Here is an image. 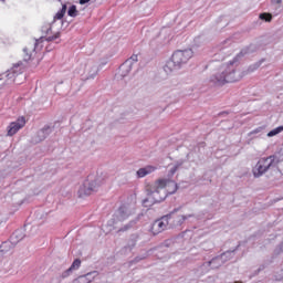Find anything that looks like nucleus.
<instances>
[{"label": "nucleus", "instance_id": "6", "mask_svg": "<svg viewBox=\"0 0 283 283\" xmlns=\"http://www.w3.org/2000/svg\"><path fill=\"white\" fill-rule=\"evenodd\" d=\"M147 196L148 198L143 201L144 205H147V202H150L151 205H158L167 199V190L160 188H148Z\"/></svg>", "mask_w": 283, "mask_h": 283}, {"label": "nucleus", "instance_id": "30", "mask_svg": "<svg viewBox=\"0 0 283 283\" xmlns=\"http://www.w3.org/2000/svg\"><path fill=\"white\" fill-rule=\"evenodd\" d=\"M147 255L144 256H136L134 260L129 262V264H138V262H143V260H146Z\"/></svg>", "mask_w": 283, "mask_h": 283}, {"label": "nucleus", "instance_id": "28", "mask_svg": "<svg viewBox=\"0 0 283 283\" xmlns=\"http://www.w3.org/2000/svg\"><path fill=\"white\" fill-rule=\"evenodd\" d=\"M157 185H158V187H156L155 189H165V187H167V180L166 179H158Z\"/></svg>", "mask_w": 283, "mask_h": 283}, {"label": "nucleus", "instance_id": "3", "mask_svg": "<svg viewBox=\"0 0 283 283\" xmlns=\"http://www.w3.org/2000/svg\"><path fill=\"white\" fill-rule=\"evenodd\" d=\"M193 57V50H177L172 53L170 60L166 62L164 65V71L166 74H171V72H176V70H181L184 65L189 63V60Z\"/></svg>", "mask_w": 283, "mask_h": 283}, {"label": "nucleus", "instance_id": "10", "mask_svg": "<svg viewBox=\"0 0 283 283\" xmlns=\"http://www.w3.org/2000/svg\"><path fill=\"white\" fill-rule=\"evenodd\" d=\"M232 252H223L221 255L214 256L211 261H208V266L211 269H220L224 264V255H231Z\"/></svg>", "mask_w": 283, "mask_h": 283}, {"label": "nucleus", "instance_id": "29", "mask_svg": "<svg viewBox=\"0 0 283 283\" xmlns=\"http://www.w3.org/2000/svg\"><path fill=\"white\" fill-rule=\"evenodd\" d=\"M72 273H74L73 270H71V268H69L67 270H65L64 272H62L61 279H62V280H65L66 277H70V275H72Z\"/></svg>", "mask_w": 283, "mask_h": 283}, {"label": "nucleus", "instance_id": "17", "mask_svg": "<svg viewBox=\"0 0 283 283\" xmlns=\"http://www.w3.org/2000/svg\"><path fill=\"white\" fill-rule=\"evenodd\" d=\"M129 218V212H127V208L125 206H120L117 210V220L119 222H124V220H127Z\"/></svg>", "mask_w": 283, "mask_h": 283}, {"label": "nucleus", "instance_id": "32", "mask_svg": "<svg viewBox=\"0 0 283 283\" xmlns=\"http://www.w3.org/2000/svg\"><path fill=\"white\" fill-rule=\"evenodd\" d=\"M274 253L275 255H280V253H283V241L276 247Z\"/></svg>", "mask_w": 283, "mask_h": 283}, {"label": "nucleus", "instance_id": "22", "mask_svg": "<svg viewBox=\"0 0 283 283\" xmlns=\"http://www.w3.org/2000/svg\"><path fill=\"white\" fill-rule=\"evenodd\" d=\"M238 249H240V245H237L234 250H228V251H226V253H229V252H230L231 254H226V255L223 256V261H224V262H229V260H231V259L233 258V255H234V253L238 251Z\"/></svg>", "mask_w": 283, "mask_h": 283}, {"label": "nucleus", "instance_id": "19", "mask_svg": "<svg viewBox=\"0 0 283 283\" xmlns=\"http://www.w3.org/2000/svg\"><path fill=\"white\" fill-rule=\"evenodd\" d=\"M23 65V62H18V63H15V64H13V67L10 70V71H8V74H7V78H14V75L17 74H21V69L19 70V71H17L18 70V67H21Z\"/></svg>", "mask_w": 283, "mask_h": 283}, {"label": "nucleus", "instance_id": "41", "mask_svg": "<svg viewBox=\"0 0 283 283\" xmlns=\"http://www.w3.org/2000/svg\"><path fill=\"white\" fill-rule=\"evenodd\" d=\"M92 0H80V6H85V3H90Z\"/></svg>", "mask_w": 283, "mask_h": 283}, {"label": "nucleus", "instance_id": "48", "mask_svg": "<svg viewBox=\"0 0 283 283\" xmlns=\"http://www.w3.org/2000/svg\"><path fill=\"white\" fill-rule=\"evenodd\" d=\"M1 1H6V0H1Z\"/></svg>", "mask_w": 283, "mask_h": 283}, {"label": "nucleus", "instance_id": "35", "mask_svg": "<svg viewBox=\"0 0 283 283\" xmlns=\"http://www.w3.org/2000/svg\"><path fill=\"white\" fill-rule=\"evenodd\" d=\"M260 132H262V127H258V128L253 129L252 132H250L248 134V136H254V134H260Z\"/></svg>", "mask_w": 283, "mask_h": 283}, {"label": "nucleus", "instance_id": "2", "mask_svg": "<svg viewBox=\"0 0 283 283\" xmlns=\"http://www.w3.org/2000/svg\"><path fill=\"white\" fill-rule=\"evenodd\" d=\"M282 160L283 148H280L273 155L260 158L255 167L252 169L254 178H262L266 171H272L273 174H276V176H282V170L277 167Z\"/></svg>", "mask_w": 283, "mask_h": 283}, {"label": "nucleus", "instance_id": "45", "mask_svg": "<svg viewBox=\"0 0 283 283\" xmlns=\"http://www.w3.org/2000/svg\"><path fill=\"white\" fill-rule=\"evenodd\" d=\"M45 50L46 52H52V45H48Z\"/></svg>", "mask_w": 283, "mask_h": 283}, {"label": "nucleus", "instance_id": "37", "mask_svg": "<svg viewBox=\"0 0 283 283\" xmlns=\"http://www.w3.org/2000/svg\"><path fill=\"white\" fill-rule=\"evenodd\" d=\"M181 165H185V160H178L176 161L175 166L174 167H177V169H180V166Z\"/></svg>", "mask_w": 283, "mask_h": 283}, {"label": "nucleus", "instance_id": "39", "mask_svg": "<svg viewBox=\"0 0 283 283\" xmlns=\"http://www.w3.org/2000/svg\"><path fill=\"white\" fill-rule=\"evenodd\" d=\"M218 116H229V111L220 112Z\"/></svg>", "mask_w": 283, "mask_h": 283}, {"label": "nucleus", "instance_id": "15", "mask_svg": "<svg viewBox=\"0 0 283 283\" xmlns=\"http://www.w3.org/2000/svg\"><path fill=\"white\" fill-rule=\"evenodd\" d=\"M138 220H140L139 217L130 220L128 223H126L124 227L119 228L117 233H125V231H129L130 229H136V224H138Z\"/></svg>", "mask_w": 283, "mask_h": 283}, {"label": "nucleus", "instance_id": "24", "mask_svg": "<svg viewBox=\"0 0 283 283\" xmlns=\"http://www.w3.org/2000/svg\"><path fill=\"white\" fill-rule=\"evenodd\" d=\"M69 17H78V10L76 9V4H72L67 10Z\"/></svg>", "mask_w": 283, "mask_h": 283}, {"label": "nucleus", "instance_id": "11", "mask_svg": "<svg viewBox=\"0 0 283 283\" xmlns=\"http://www.w3.org/2000/svg\"><path fill=\"white\" fill-rule=\"evenodd\" d=\"M132 67H134V65H132V60H126L118 69V76H120V78H125V76L132 72Z\"/></svg>", "mask_w": 283, "mask_h": 283}, {"label": "nucleus", "instance_id": "16", "mask_svg": "<svg viewBox=\"0 0 283 283\" xmlns=\"http://www.w3.org/2000/svg\"><path fill=\"white\" fill-rule=\"evenodd\" d=\"M260 50L259 44H250L247 48L242 49L240 54L241 56H247V54H255Z\"/></svg>", "mask_w": 283, "mask_h": 283}, {"label": "nucleus", "instance_id": "18", "mask_svg": "<svg viewBox=\"0 0 283 283\" xmlns=\"http://www.w3.org/2000/svg\"><path fill=\"white\" fill-rule=\"evenodd\" d=\"M14 247H17V243L12 242V239L4 241L0 245V253H8V251L14 249Z\"/></svg>", "mask_w": 283, "mask_h": 283}, {"label": "nucleus", "instance_id": "5", "mask_svg": "<svg viewBox=\"0 0 283 283\" xmlns=\"http://www.w3.org/2000/svg\"><path fill=\"white\" fill-rule=\"evenodd\" d=\"M180 209H182V206L175 208L168 214L155 220L150 226V233H153V235H158V233H163V231H166L167 227H169V220H171V218H176V214L178 213V211H180Z\"/></svg>", "mask_w": 283, "mask_h": 283}, {"label": "nucleus", "instance_id": "7", "mask_svg": "<svg viewBox=\"0 0 283 283\" xmlns=\"http://www.w3.org/2000/svg\"><path fill=\"white\" fill-rule=\"evenodd\" d=\"M25 127V117H20L15 122L10 123L8 126L7 136H14L19 129H23Z\"/></svg>", "mask_w": 283, "mask_h": 283}, {"label": "nucleus", "instance_id": "46", "mask_svg": "<svg viewBox=\"0 0 283 283\" xmlns=\"http://www.w3.org/2000/svg\"><path fill=\"white\" fill-rule=\"evenodd\" d=\"M272 3H277V4H280V3H282V0H272Z\"/></svg>", "mask_w": 283, "mask_h": 283}, {"label": "nucleus", "instance_id": "26", "mask_svg": "<svg viewBox=\"0 0 283 283\" xmlns=\"http://www.w3.org/2000/svg\"><path fill=\"white\" fill-rule=\"evenodd\" d=\"M188 218H193V214H188V216L182 214L181 217H179V220L177 221V224H178L179 227H182V224H185V221H186Z\"/></svg>", "mask_w": 283, "mask_h": 283}, {"label": "nucleus", "instance_id": "38", "mask_svg": "<svg viewBox=\"0 0 283 283\" xmlns=\"http://www.w3.org/2000/svg\"><path fill=\"white\" fill-rule=\"evenodd\" d=\"M45 39H46L45 35L41 36L40 39H38V40L35 41V45H39V43H43V41H45Z\"/></svg>", "mask_w": 283, "mask_h": 283}, {"label": "nucleus", "instance_id": "47", "mask_svg": "<svg viewBox=\"0 0 283 283\" xmlns=\"http://www.w3.org/2000/svg\"><path fill=\"white\" fill-rule=\"evenodd\" d=\"M59 2H61L62 0H57Z\"/></svg>", "mask_w": 283, "mask_h": 283}, {"label": "nucleus", "instance_id": "9", "mask_svg": "<svg viewBox=\"0 0 283 283\" xmlns=\"http://www.w3.org/2000/svg\"><path fill=\"white\" fill-rule=\"evenodd\" d=\"M52 132L53 128L50 125H45L43 128L38 130L36 135L33 137V143H43Z\"/></svg>", "mask_w": 283, "mask_h": 283}, {"label": "nucleus", "instance_id": "4", "mask_svg": "<svg viewBox=\"0 0 283 283\" xmlns=\"http://www.w3.org/2000/svg\"><path fill=\"white\" fill-rule=\"evenodd\" d=\"M104 180L105 178H103L101 175H90L77 191L78 198H83L84 196H92L98 191V187L103 185Z\"/></svg>", "mask_w": 283, "mask_h": 283}, {"label": "nucleus", "instance_id": "20", "mask_svg": "<svg viewBox=\"0 0 283 283\" xmlns=\"http://www.w3.org/2000/svg\"><path fill=\"white\" fill-rule=\"evenodd\" d=\"M259 19L265 21V23H271V21H273V14L263 12L259 14Z\"/></svg>", "mask_w": 283, "mask_h": 283}, {"label": "nucleus", "instance_id": "44", "mask_svg": "<svg viewBox=\"0 0 283 283\" xmlns=\"http://www.w3.org/2000/svg\"><path fill=\"white\" fill-rule=\"evenodd\" d=\"M174 190L172 191H170V193H175L176 191H178V184H174Z\"/></svg>", "mask_w": 283, "mask_h": 283}, {"label": "nucleus", "instance_id": "8", "mask_svg": "<svg viewBox=\"0 0 283 283\" xmlns=\"http://www.w3.org/2000/svg\"><path fill=\"white\" fill-rule=\"evenodd\" d=\"M137 242H138V234L136 233L130 234L126 245L122 248L120 253H123L124 255L132 253V251H134V249L136 248Z\"/></svg>", "mask_w": 283, "mask_h": 283}, {"label": "nucleus", "instance_id": "34", "mask_svg": "<svg viewBox=\"0 0 283 283\" xmlns=\"http://www.w3.org/2000/svg\"><path fill=\"white\" fill-rule=\"evenodd\" d=\"M65 17L64 11H57V13L54 15V19H57L59 21H61V19H63Z\"/></svg>", "mask_w": 283, "mask_h": 283}, {"label": "nucleus", "instance_id": "12", "mask_svg": "<svg viewBox=\"0 0 283 283\" xmlns=\"http://www.w3.org/2000/svg\"><path fill=\"white\" fill-rule=\"evenodd\" d=\"M156 169H158V167L153 166V165H147L144 168H139L136 171V177L137 178H145V176H149V174H154V171H156Z\"/></svg>", "mask_w": 283, "mask_h": 283}, {"label": "nucleus", "instance_id": "40", "mask_svg": "<svg viewBox=\"0 0 283 283\" xmlns=\"http://www.w3.org/2000/svg\"><path fill=\"white\" fill-rule=\"evenodd\" d=\"M176 171H178V169H177V167H172L170 170H169V174L171 175V176H174V174H176Z\"/></svg>", "mask_w": 283, "mask_h": 283}, {"label": "nucleus", "instance_id": "42", "mask_svg": "<svg viewBox=\"0 0 283 283\" xmlns=\"http://www.w3.org/2000/svg\"><path fill=\"white\" fill-rule=\"evenodd\" d=\"M62 12H67V4H62V9H61Z\"/></svg>", "mask_w": 283, "mask_h": 283}, {"label": "nucleus", "instance_id": "27", "mask_svg": "<svg viewBox=\"0 0 283 283\" xmlns=\"http://www.w3.org/2000/svg\"><path fill=\"white\" fill-rule=\"evenodd\" d=\"M56 39H61V32H56L53 35L46 36L45 41H48V43H51L52 41H56Z\"/></svg>", "mask_w": 283, "mask_h": 283}, {"label": "nucleus", "instance_id": "36", "mask_svg": "<svg viewBox=\"0 0 283 283\" xmlns=\"http://www.w3.org/2000/svg\"><path fill=\"white\" fill-rule=\"evenodd\" d=\"M42 32L44 36H48V34H52V24H50V27L46 30L42 29Z\"/></svg>", "mask_w": 283, "mask_h": 283}, {"label": "nucleus", "instance_id": "1", "mask_svg": "<svg viewBox=\"0 0 283 283\" xmlns=\"http://www.w3.org/2000/svg\"><path fill=\"white\" fill-rule=\"evenodd\" d=\"M265 62V57H262L258 62L251 64L245 71L240 72L238 71V56H235L227 64V66L221 67L218 72L213 73L209 81L217 87H222V85H227V83H238V81H242V77L247 76V74L260 70L262 63Z\"/></svg>", "mask_w": 283, "mask_h": 283}, {"label": "nucleus", "instance_id": "14", "mask_svg": "<svg viewBox=\"0 0 283 283\" xmlns=\"http://www.w3.org/2000/svg\"><path fill=\"white\" fill-rule=\"evenodd\" d=\"M24 238H25V230L18 229L11 234L10 240L11 242H13V244H19V242H21V240H23Z\"/></svg>", "mask_w": 283, "mask_h": 283}, {"label": "nucleus", "instance_id": "21", "mask_svg": "<svg viewBox=\"0 0 283 283\" xmlns=\"http://www.w3.org/2000/svg\"><path fill=\"white\" fill-rule=\"evenodd\" d=\"M98 74V67L96 65L92 66L88 71V74L86 76V80L90 81V78H94Z\"/></svg>", "mask_w": 283, "mask_h": 283}, {"label": "nucleus", "instance_id": "31", "mask_svg": "<svg viewBox=\"0 0 283 283\" xmlns=\"http://www.w3.org/2000/svg\"><path fill=\"white\" fill-rule=\"evenodd\" d=\"M23 52H24V54H25L23 61H24L25 63H28V61H30V59H32V54L28 53V48H24V49H23Z\"/></svg>", "mask_w": 283, "mask_h": 283}, {"label": "nucleus", "instance_id": "13", "mask_svg": "<svg viewBox=\"0 0 283 283\" xmlns=\"http://www.w3.org/2000/svg\"><path fill=\"white\" fill-rule=\"evenodd\" d=\"M96 275H98V271L88 272L78 276L73 283H92V280H94Z\"/></svg>", "mask_w": 283, "mask_h": 283}, {"label": "nucleus", "instance_id": "33", "mask_svg": "<svg viewBox=\"0 0 283 283\" xmlns=\"http://www.w3.org/2000/svg\"><path fill=\"white\" fill-rule=\"evenodd\" d=\"M126 61H130V64L134 65V63H138V55L133 54L129 59Z\"/></svg>", "mask_w": 283, "mask_h": 283}, {"label": "nucleus", "instance_id": "23", "mask_svg": "<svg viewBox=\"0 0 283 283\" xmlns=\"http://www.w3.org/2000/svg\"><path fill=\"white\" fill-rule=\"evenodd\" d=\"M282 132H283V126H279V127H276V128L270 130V132L268 133V137H269V138H273V136H277V134H282Z\"/></svg>", "mask_w": 283, "mask_h": 283}, {"label": "nucleus", "instance_id": "25", "mask_svg": "<svg viewBox=\"0 0 283 283\" xmlns=\"http://www.w3.org/2000/svg\"><path fill=\"white\" fill-rule=\"evenodd\" d=\"M69 269L71 271H76L77 269H81V259H75Z\"/></svg>", "mask_w": 283, "mask_h": 283}, {"label": "nucleus", "instance_id": "43", "mask_svg": "<svg viewBox=\"0 0 283 283\" xmlns=\"http://www.w3.org/2000/svg\"><path fill=\"white\" fill-rule=\"evenodd\" d=\"M171 244V240H165L164 241V247H169Z\"/></svg>", "mask_w": 283, "mask_h": 283}]
</instances>
